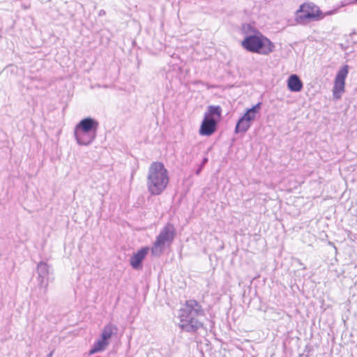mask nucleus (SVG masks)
Returning <instances> with one entry per match:
<instances>
[{"mask_svg":"<svg viewBox=\"0 0 357 357\" xmlns=\"http://www.w3.org/2000/svg\"><path fill=\"white\" fill-rule=\"evenodd\" d=\"M287 84L288 89L291 92H300L303 88V83L296 74L289 75Z\"/></svg>","mask_w":357,"mask_h":357,"instance_id":"nucleus-11","label":"nucleus"},{"mask_svg":"<svg viewBox=\"0 0 357 357\" xmlns=\"http://www.w3.org/2000/svg\"><path fill=\"white\" fill-rule=\"evenodd\" d=\"M36 272L38 275L37 280L39 286L40 288L43 289V299L47 302V298L46 294L47 292L48 284L54 280L53 269L47 262L41 261L37 264Z\"/></svg>","mask_w":357,"mask_h":357,"instance_id":"nucleus-7","label":"nucleus"},{"mask_svg":"<svg viewBox=\"0 0 357 357\" xmlns=\"http://www.w3.org/2000/svg\"><path fill=\"white\" fill-rule=\"evenodd\" d=\"M167 169L161 162H152L149 168L146 185L149 192L152 195H160L166 189L169 183Z\"/></svg>","mask_w":357,"mask_h":357,"instance_id":"nucleus-2","label":"nucleus"},{"mask_svg":"<svg viewBox=\"0 0 357 357\" xmlns=\"http://www.w3.org/2000/svg\"><path fill=\"white\" fill-rule=\"evenodd\" d=\"M202 305L195 299L187 300L179 310L180 328L185 332L195 333L204 326L199 317H204Z\"/></svg>","mask_w":357,"mask_h":357,"instance_id":"nucleus-1","label":"nucleus"},{"mask_svg":"<svg viewBox=\"0 0 357 357\" xmlns=\"http://www.w3.org/2000/svg\"><path fill=\"white\" fill-rule=\"evenodd\" d=\"M149 251L148 246L142 247L136 252H134L130 259V264L135 270H141L143 267V261Z\"/></svg>","mask_w":357,"mask_h":357,"instance_id":"nucleus-9","label":"nucleus"},{"mask_svg":"<svg viewBox=\"0 0 357 357\" xmlns=\"http://www.w3.org/2000/svg\"><path fill=\"white\" fill-rule=\"evenodd\" d=\"M242 31L245 36H249L255 33L256 31H259L250 24H243L242 26Z\"/></svg>","mask_w":357,"mask_h":357,"instance_id":"nucleus-18","label":"nucleus"},{"mask_svg":"<svg viewBox=\"0 0 357 357\" xmlns=\"http://www.w3.org/2000/svg\"><path fill=\"white\" fill-rule=\"evenodd\" d=\"M328 244L329 245L333 246L335 250H337L336 247L335 246V245H334V243H333V242L329 241V242L328 243Z\"/></svg>","mask_w":357,"mask_h":357,"instance_id":"nucleus-23","label":"nucleus"},{"mask_svg":"<svg viewBox=\"0 0 357 357\" xmlns=\"http://www.w3.org/2000/svg\"><path fill=\"white\" fill-rule=\"evenodd\" d=\"M304 351L306 353L305 357H311L312 353L314 351L312 346L306 345Z\"/></svg>","mask_w":357,"mask_h":357,"instance_id":"nucleus-19","label":"nucleus"},{"mask_svg":"<svg viewBox=\"0 0 357 357\" xmlns=\"http://www.w3.org/2000/svg\"><path fill=\"white\" fill-rule=\"evenodd\" d=\"M357 4V0H344L342 2V7L349 4Z\"/></svg>","mask_w":357,"mask_h":357,"instance_id":"nucleus-21","label":"nucleus"},{"mask_svg":"<svg viewBox=\"0 0 357 357\" xmlns=\"http://www.w3.org/2000/svg\"><path fill=\"white\" fill-rule=\"evenodd\" d=\"M241 46L248 52L267 56L274 52L275 44L260 31L245 36Z\"/></svg>","mask_w":357,"mask_h":357,"instance_id":"nucleus-3","label":"nucleus"},{"mask_svg":"<svg viewBox=\"0 0 357 357\" xmlns=\"http://www.w3.org/2000/svg\"><path fill=\"white\" fill-rule=\"evenodd\" d=\"M218 124V120H215V118L204 116L199 128V135L207 137L212 135L216 131Z\"/></svg>","mask_w":357,"mask_h":357,"instance_id":"nucleus-8","label":"nucleus"},{"mask_svg":"<svg viewBox=\"0 0 357 357\" xmlns=\"http://www.w3.org/2000/svg\"><path fill=\"white\" fill-rule=\"evenodd\" d=\"M52 354H53V351H51V352L47 355V357H52Z\"/></svg>","mask_w":357,"mask_h":357,"instance_id":"nucleus-24","label":"nucleus"},{"mask_svg":"<svg viewBox=\"0 0 357 357\" xmlns=\"http://www.w3.org/2000/svg\"><path fill=\"white\" fill-rule=\"evenodd\" d=\"M196 84H201L202 85H207V84H205L204 82L201 81V80H198L195 82Z\"/></svg>","mask_w":357,"mask_h":357,"instance_id":"nucleus-22","label":"nucleus"},{"mask_svg":"<svg viewBox=\"0 0 357 357\" xmlns=\"http://www.w3.org/2000/svg\"><path fill=\"white\" fill-rule=\"evenodd\" d=\"M99 127V122L94 118L88 116L82 119L76 124L74 136L77 143L80 146H89L96 139Z\"/></svg>","mask_w":357,"mask_h":357,"instance_id":"nucleus-4","label":"nucleus"},{"mask_svg":"<svg viewBox=\"0 0 357 357\" xmlns=\"http://www.w3.org/2000/svg\"><path fill=\"white\" fill-rule=\"evenodd\" d=\"M105 13V11L103 10H101L100 11V15H101L102 14H104Z\"/></svg>","mask_w":357,"mask_h":357,"instance_id":"nucleus-25","label":"nucleus"},{"mask_svg":"<svg viewBox=\"0 0 357 357\" xmlns=\"http://www.w3.org/2000/svg\"><path fill=\"white\" fill-rule=\"evenodd\" d=\"M348 73L349 66L347 65H344L337 71L335 80L345 82Z\"/></svg>","mask_w":357,"mask_h":357,"instance_id":"nucleus-17","label":"nucleus"},{"mask_svg":"<svg viewBox=\"0 0 357 357\" xmlns=\"http://www.w3.org/2000/svg\"><path fill=\"white\" fill-rule=\"evenodd\" d=\"M176 236V229L171 223H167L156 237L155 241L151 249L153 257H160L164 252L166 243H172Z\"/></svg>","mask_w":357,"mask_h":357,"instance_id":"nucleus-6","label":"nucleus"},{"mask_svg":"<svg viewBox=\"0 0 357 357\" xmlns=\"http://www.w3.org/2000/svg\"><path fill=\"white\" fill-rule=\"evenodd\" d=\"M252 125V124H251L250 122H248V121H245L243 118L240 116L236 123L234 132L235 134H244L250 128Z\"/></svg>","mask_w":357,"mask_h":357,"instance_id":"nucleus-13","label":"nucleus"},{"mask_svg":"<svg viewBox=\"0 0 357 357\" xmlns=\"http://www.w3.org/2000/svg\"><path fill=\"white\" fill-rule=\"evenodd\" d=\"M337 9L331 10L324 13L319 7L313 2H305L299 6L295 12L294 20L296 24L306 26L310 22L322 20L326 15L335 13Z\"/></svg>","mask_w":357,"mask_h":357,"instance_id":"nucleus-5","label":"nucleus"},{"mask_svg":"<svg viewBox=\"0 0 357 357\" xmlns=\"http://www.w3.org/2000/svg\"><path fill=\"white\" fill-rule=\"evenodd\" d=\"M208 159L206 157L203 158L202 163L200 164L199 168L196 171V174H199L200 172L202 169V167L208 162Z\"/></svg>","mask_w":357,"mask_h":357,"instance_id":"nucleus-20","label":"nucleus"},{"mask_svg":"<svg viewBox=\"0 0 357 357\" xmlns=\"http://www.w3.org/2000/svg\"><path fill=\"white\" fill-rule=\"evenodd\" d=\"M345 82L335 80L333 86V96L335 98H340L344 91Z\"/></svg>","mask_w":357,"mask_h":357,"instance_id":"nucleus-16","label":"nucleus"},{"mask_svg":"<svg viewBox=\"0 0 357 357\" xmlns=\"http://www.w3.org/2000/svg\"><path fill=\"white\" fill-rule=\"evenodd\" d=\"M261 105L262 102H259L252 107L246 108L244 114L241 117L252 124L257 118V115L260 112Z\"/></svg>","mask_w":357,"mask_h":357,"instance_id":"nucleus-10","label":"nucleus"},{"mask_svg":"<svg viewBox=\"0 0 357 357\" xmlns=\"http://www.w3.org/2000/svg\"><path fill=\"white\" fill-rule=\"evenodd\" d=\"M108 344L109 342L105 341L100 337L99 339L97 340L93 344L91 349L89 351V354L92 355L96 353L101 352L106 349Z\"/></svg>","mask_w":357,"mask_h":357,"instance_id":"nucleus-14","label":"nucleus"},{"mask_svg":"<svg viewBox=\"0 0 357 357\" xmlns=\"http://www.w3.org/2000/svg\"><path fill=\"white\" fill-rule=\"evenodd\" d=\"M204 116L214 117L219 122L222 117V108L220 105H209Z\"/></svg>","mask_w":357,"mask_h":357,"instance_id":"nucleus-15","label":"nucleus"},{"mask_svg":"<svg viewBox=\"0 0 357 357\" xmlns=\"http://www.w3.org/2000/svg\"><path fill=\"white\" fill-rule=\"evenodd\" d=\"M117 332L118 327L112 323H109L104 326L100 337L105 341L109 342L112 335H116Z\"/></svg>","mask_w":357,"mask_h":357,"instance_id":"nucleus-12","label":"nucleus"}]
</instances>
